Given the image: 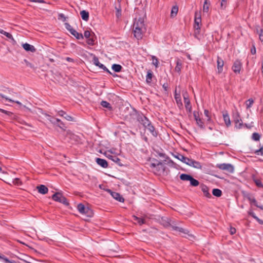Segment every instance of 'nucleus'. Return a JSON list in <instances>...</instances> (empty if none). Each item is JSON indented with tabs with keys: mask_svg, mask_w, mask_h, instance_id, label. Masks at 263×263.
I'll use <instances>...</instances> for the list:
<instances>
[{
	"mask_svg": "<svg viewBox=\"0 0 263 263\" xmlns=\"http://www.w3.org/2000/svg\"><path fill=\"white\" fill-rule=\"evenodd\" d=\"M80 15L82 18L85 21H87L89 20V12L86 10H82L80 11Z\"/></svg>",
	"mask_w": 263,
	"mask_h": 263,
	"instance_id": "obj_28",
	"label": "nucleus"
},
{
	"mask_svg": "<svg viewBox=\"0 0 263 263\" xmlns=\"http://www.w3.org/2000/svg\"><path fill=\"white\" fill-rule=\"evenodd\" d=\"M36 114L37 115L42 114L44 115L45 117H49V115L47 114V113L45 112L41 108H38L37 110H36Z\"/></svg>",
	"mask_w": 263,
	"mask_h": 263,
	"instance_id": "obj_48",
	"label": "nucleus"
},
{
	"mask_svg": "<svg viewBox=\"0 0 263 263\" xmlns=\"http://www.w3.org/2000/svg\"><path fill=\"white\" fill-rule=\"evenodd\" d=\"M96 163L103 168H107L108 167V164L107 161L104 159L97 158L96 159Z\"/></svg>",
	"mask_w": 263,
	"mask_h": 263,
	"instance_id": "obj_15",
	"label": "nucleus"
},
{
	"mask_svg": "<svg viewBox=\"0 0 263 263\" xmlns=\"http://www.w3.org/2000/svg\"><path fill=\"white\" fill-rule=\"evenodd\" d=\"M252 139L255 141H258L260 138V135L257 133H254L252 134Z\"/></svg>",
	"mask_w": 263,
	"mask_h": 263,
	"instance_id": "obj_53",
	"label": "nucleus"
},
{
	"mask_svg": "<svg viewBox=\"0 0 263 263\" xmlns=\"http://www.w3.org/2000/svg\"><path fill=\"white\" fill-rule=\"evenodd\" d=\"M223 118L227 127L230 126L231 125V122L228 114L226 113L225 114H223Z\"/></svg>",
	"mask_w": 263,
	"mask_h": 263,
	"instance_id": "obj_30",
	"label": "nucleus"
},
{
	"mask_svg": "<svg viewBox=\"0 0 263 263\" xmlns=\"http://www.w3.org/2000/svg\"><path fill=\"white\" fill-rule=\"evenodd\" d=\"M210 3L208 2V0H204L203 7V10L204 12H208L209 10V6Z\"/></svg>",
	"mask_w": 263,
	"mask_h": 263,
	"instance_id": "obj_42",
	"label": "nucleus"
},
{
	"mask_svg": "<svg viewBox=\"0 0 263 263\" xmlns=\"http://www.w3.org/2000/svg\"><path fill=\"white\" fill-rule=\"evenodd\" d=\"M115 9L116 10V16L118 18H119L121 16V8L120 4H119L118 7L116 6Z\"/></svg>",
	"mask_w": 263,
	"mask_h": 263,
	"instance_id": "obj_47",
	"label": "nucleus"
},
{
	"mask_svg": "<svg viewBox=\"0 0 263 263\" xmlns=\"http://www.w3.org/2000/svg\"><path fill=\"white\" fill-rule=\"evenodd\" d=\"M256 33L258 34L259 40L263 45V29L256 28Z\"/></svg>",
	"mask_w": 263,
	"mask_h": 263,
	"instance_id": "obj_41",
	"label": "nucleus"
},
{
	"mask_svg": "<svg viewBox=\"0 0 263 263\" xmlns=\"http://www.w3.org/2000/svg\"><path fill=\"white\" fill-rule=\"evenodd\" d=\"M24 62L25 63L27 66L30 67L31 68H34V65L32 63H30L27 60H24Z\"/></svg>",
	"mask_w": 263,
	"mask_h": 263,
	"instance_id": "obj_61",
	"label": "nucleus"
},
{
	"mask_svg": "<svg viewBox=\"0 0 263 263\" xmlns=\"http://www.w3.org/2000/svg\"><path fill=\"white\" fill-rule=\"evenodd\" d=\"M152 59H153L152 64L153 65H154L156 68H157L158 67V64H159L158 59L154 55L152 56Z\"/></svg>",
	"mask_w": 263,
	"mask_h": 263,
	"instance_id": "obj_51",
	"label": "nucleus"
},
{
	"mask_svg": "<svg viewBox=\"0 0 263 263\" xmlns=\"http://www.w3.org/2000/svg\"><path fill=\"white\" fill-rule=\"evenodd\" d=\"M100 104L102 107L106 108L110 110L112 109V106L110 104L106 101H102Z\"/></svg>",
	"mask_w": 263,
	"mask_h": 263,
	"instance_id": "obj_39",
	"label": "nucleus"
},
{
	"mask_svg": "<svg viewBox=\"0 0 263 263\" xmlns=\"http://www.w3.org/2000/svg\"><path fill=\"white\" fill-rule=\"evenodd\" d=\"M174 157L176 158H177L178 160L182 161V162H183L184 163H185L186 164H187V163L190 160V158L186 157L184 156L183 155H182V154H179V153H177L176 155H174Z\"/></svg>",
	"mask_w": 263,
	"mask_h": 263,
	"instance_id": "obj_22",
	"label": "nucleus"
},
{
	"mask_svg": "<svg viewBox=\"0 0 263 263\" xmlns=\"http://www.w3.org/2000/svg\"><path fill=\"white\" fill-rule=\"evenodd\" d=\"M247 198L250 201V204H253L255 206L259 208L260 209L263 210V205H258V203L255 199V198L252 197L250 195H248L246 196Z\"/></svg>",
	"mask_w": 263,
	"mask_h": 263,
	"instance_id": "obj_18",
	"label": "nucleus"
},
{
	"mask_svg": "<svg viewBox=\"0 0 263 263\" xmlns=\"http://www.w3.org/2000/svg\"><path fill=\"white\" fill-rule=\"evenodd\" d=\"M0 112H3L8 116H9L13 115V114L12 112L9 111H7V110H4L3 109H1V108H0Z\"/></svg>",
	"mask_w": 263,
	"mask_h": 263,
	"instance_id": "obj_60",
	"label": "nucleus"
},
{
	"mask_svg": "<svg viewBox=\"0 0 263 263\" xmlns=\"http://www.w3.org/2000/svg\"><path fill=\"white\" fill-rule=\"evenodd\" d=\"M58 114L60 116L63 117L64 119H65L67 121H74V118L72 117L67 115V113L63 110H60L58 111Z\"/></svg>",
	"mask_w": 263,
	"mask_h": 263,
	"instance_id": "obj_14",
	"label": "nucleus"
},
{
	"mask_svg": "<svg viewBox=\"0 0 263 263\" xmlns=\"http://www.w3.org/2000/svg\"><path fill=\"white\" fill-rule=\"evenodd\" d=\"M146 28H142L138 29H134V36L138 40H141L144 34L146 32Z\"/></svg>",
	"mask_w": 263,
	"mask_h": 263,
	"instance_id": "obj_9",
	"label": "nucleus"
},
{
	"mask_svg": "<svg viewBox=\"0 0 263 263\" xmlns=\"http://www.w3.org/2000/svg\"><path fill=\"white\" fill-rule=\"evenodd\" d=\"M200 187L201 191H202V192L203 193L204 195L206 198H211L212 196L209 192V187L206 185H205L204 184H201L200 185Z\"/></svg>",
	"mask_w": 263,
	"mask_h": 263,
	"instance_id": "obj_20",
	"label": "nucleus"
},
{
	"mask_svg": "<svg viewBox=\"0 0 263 263\" xmlns=\"http://www.w3.org/2000/svg\"><path fill=\"white\" fill-rule=\"evenodd\" d=\"M100 68L103 69L104 71L108 73H111V72L107 69V68L103 64H101L99 67Z\"/></svg>",
	"mask_w": 263,
	"mask_h": 263,
	"instance_id": "obj_59",
	"label": "nucleus"
},
{
	"mask_svg": "<svg viewBox=\"0 0 263 263\" xmlns=\"http://www.w3.org/2000/svg\"><path fill=\"white\" fill-rule=\"evenodd\" d=\"M242 67V64L240 60H236L233 63L232 69L236 74L240 73Z\"/></svg>",
	"mask_w": 263,
	"mask_h": 263,
	"instance_id": "obj_8",
	"label": "nucleus"
},
{
	"mask_svg": "<svg viewBox=\"0 0 263 263\" xmlns=\"http://www.w3.org/2000/svg\"><path fill=\"white\" fill-rule=\"evenodd\" d=\"M227 6V0H220L221 9L224 10Z\"/></svg>",
	"mask_w": 263,
	"mask_h": 263,
	"instance_id": "obj_52",
	"label": "nucleus"
},
{
	"mask_svg": "<svg viewBox=\"0 0 263 263\" xmlns=\"http://www.w3.org/2000/svg\"><path fill=\"white\" fill-rule=\"evenodd\" d=\"M216 167L221 170L226 171L230 173H233L234 171V166L229 163L217 164L216 165Z\"/></svg>",
	"mask_w": 263,
	"mask_h": 263,
	"instance_id": "obj_7",
	"label": "nucleus"
},
{
	"mask_svg": "<svg viewBox=\"0 0 263 263\" xmlns=\"http://www.w3.org/2000/svg\"><path fill=\"white\" fill-rule=\"evenodd\" d=\"M234 123L235 127L237 128H241L243 126L242 121L238 114L237 115L236 117L234 119Z\"/></svg>",
	"mask_w": 263,
	"mask_h": 263,
	"instance_id": "obj_19",
	"label": "nucleus"
},
{
	"mask_svg": "<svg viewBox=\"0 0 263 263\" xmlns=\"http://www.w3.org/2000/svg\"><path fill=\"white\" fill-rule=\"evenodd\" d=\"M92 61H93V64L96 66H98L99 67H100V65L101 64V63H100L99 62L98 58L96 56H94V57L93 58V59H92Z\"/></svg>",
	"mask_w": 263,
	"mask_h": 263,
	"instance_id": "obj_49",
	"label": "nucleus"
},
{
	"mask_svg": "<svg viewBox=\"0 0 263 263\" xmlns=\"http://www.w3.org/2000/svg\"><path fill=\"white\" fill-rule=\"evenodd\" d=\"M162 88L165 92H167L168 91V83L167 82L164 83L162 84Z\"/></svg>",
	"mask_w": 263,
	"mask_h": 263,
	"instance_id": "obj_63",
	"label": "nucleus"
},
{
	"mask_svg": "<svg viewBox=\"0 0 263 263\" xmlns=\"http://www.w3.org/2000/svg\"><path fill=\"white\" fill-rule=\"evenodd\" d=\"M254 100L252 98L248 99L246 102V105L247 108L248 109V108H250V107H251L253 104L254 103Z\"/></svg>",
	"mask_w": 263,
	"mask_h": 263,
	"instance_id": "obj_46",
	"label": "nucleus"
},
{
	"mask_svg": "<svg viewBox=\"0 0 263 263\" xmlns=\"http://www.w3.org/2000/svg\"><path fill=\"white\" fill-rule=\"evenodd\" d=\"M150 166L152 168L156 167L160 174L164 173L166 169L164 162L161 161H157V163H151Z\"/></svg>",
	"mask_w": 263,
	"mask_h": 263,
	"instance_id": "obj_6",
	"label": "nucleus"
},
{
	"mask_svg": "<svg viewBox=\"0 0 263 263\" xmlns=\"http://www.w3.org/2000/svg\"><path fill=\"white\" fill-rule=\"evenodd\" d=\"M82 214H84L88 217H91L93 216L92 211L89 209V211L85 210L84 212H83Z\"/></svg>",
	"mask_w": 263,
	"mask_h": 263,
	"instance_id": "obj_50",
	"label": "nucleus"
},
{
	"mask_svg": "<svg viewBox=\"0 0 263 263\" xmlns=\"http://www.w3.org/2000/svg\"><path fill=\"white\" fill-rule=\"evenodd\" d=\"M112 69L116 72H119L121 71L122 67L120 64H114L111 66Z\"/></svg>",
	"mask_w": 263,
	"mask_h": 263,
	"instance_id": "obj_33",
	"label": "nucleus"
},
{
	"mask_svg": "<svg viewBox=\"0 0 263 263\" xmlns=\"http://www.w3.org/2000/svg\"><path fill=\"white\" fill-rule=\"evenodd\" d=\"M174 97L178 105H182L181 98L180 93H177L176 90L175 91Z\"/></svg>",
	"mask_w": 263,
	"mask_h": 263,
	"instance_id": "obj_31",
	"label": "nucleus"
},
{
	"mask_svg": "<svg viewBox=\"0 0 263 263\" xmlns=\"http://www.w3.org/2000/svg\"><path fill=\"white\" fill-rule=\"evenodd\" d=\"M56 126H57L64 131H65L67 128V127L65 126V124L61 120L60 122H58V123L57 124Z\"/></svg>",
	"mask_w": 263,
	"mask_h": 263,
	"instance_id": "obj_45",
	"label": "nucleus"
},
{
	"mask_svg": "<svg viewBox=\"0 0 263 263\" xmlns=\"http://www.w3.org/2000/svg\"><path fill=\"white\" fill-rule=\"evenodd\" d=\"M212 194L217 197H219L222 195V191L219 189H214L212 190Z\"/></svg>",
	"mask_w": 263,
	"mask_h": 263,
	"instance_id": "obj_40",
	"label": "nucleus"
},
{
	"mask_svg": "<svg viewBox=\"0 0 263 263\" xmlns=\"http://www.w3.org/2000/svg\"><path fill=\"white\" fill-rule=\"evenodd\" d=\"M254 181L256 186L259 187H263V184L259 179H254Z\"/></svg>",
	"mask_w": 263,
	"mask_h": 263,
	"instance_id": "obj_58",
	"label": "nucleus"
},
{
	"mask_svg": "<svg viewBox=\"0 0 263 263\" xmlns=\"http://www.w3.org/2000/svg\"><path fill=\"white\" fill-rule=\"evenodd\" d=\"M109 158L110 159L114 162H116L119 166H122V164L121 163V160L117 156H110L109 157Z\"/></svg>",
	"mask_w": 263,
	"mask_h": 263,
	"instance_id": "obj_38",
	"label": "nucleus"
},
{
	"mask_svg": "<svg viewBox=\"0 0 263 263\" xmlns=\"http://www.w3.org/2000/svg\"><path fill=\"white\" fill-rule=\"evenodd\" d=\"M196 124H197V125L200 128H201V129L205 128V126H204V123L201 118L197 119V120H196Z\"/></svg>",
	"mask_w": 263,
	"mask_h": 263,
	"instance_id": "obj_44",
	"label": "nucleus"
},
{
	"mask_svg": "<svg viewBox=\"0 0 263 263\" xmlns=\"http://www.w3.org/2000/svg\"><path fill=\"white\" fill-rule=\"evenodd\" d=\"M204 114L205 116L207 118V121L208 122H210L211 121V118L210 116L209 111L208 109L204 110Z\"/></svg>",
	"mask_w": 263,
	"mask_h": 263,
	"instance_id": "obj_55",
	"label": "nucleus"
},
{
	"mask_svg": "<svg viewBox=\"0 0 263 263\" xmlns=\"http://www.w3.org/2000/svg\"><path fill=\"white\" fill-rule=\"evenodd\" d=\"M141 124L145 128H146L154 137H157L158 136V132L156 130L155 127L152 124L151 122L147 117L146 118H144V121Z\"/></svg>",
	"mask_w": 263,
	"mask_h": 263,
	"instance_id": "obj_2",
	"label": "nucleus"
},
{
	"mask_svg": "<svg viewBox=\"0 0 263 263\" xmlns=\"http://www.w3.org/2000/svg\"><path fill=\"white\" fill-rule=\"evenodd\" d=\"M47 117L48 118V120L50 121V122L54 125H57V124L58 123V122L60 121V119L55 118L53 117H51L50 115L49 117Z\"/></svg>",
	"mask_w": 263,
	"mask_h": 263,
	"instance_id": "obj_32",
	"label": "nucleus"
},
{
	"mask_svg": "<svg viewBox=\"0 0 263 263\" xmlns=\"http://www.w3.org/2000/svg\"><path fill=\"white\" fill-rule=\"evenodd\" d=\"M64 25L66 29L69 31L70 33L74 30L72 27L68 23H65Z\"/></svg>",
	"mask_w": 263,
	"mask_h": 263,
	"instance_id": "obj_54",
	"label": "nucleus"
},
{
	"mask_svg": "<svg viewBox=\"0 0 263 263\" xmlns=\"http://www.w3.org/2000/svg\"><path fill=\"white\" fill-rule=\"evenodd\" d=\"M176 67L175 68V70L177 72L180 73L181 72V70L182 67V63L180 59L177 58L176 61Z\"/></svg>",
	"mask_w": 263,
	"mask_h": 263,
	"instance_id": "obj_25",
	"label": "nucleus"
},
{
	"mask_svg": "<svg viewBox=\"0 0 263 263\" xmlns=\"http://www.w3.org/2000/svg\"><path fill=\"white\" fill-rule=\"evenodd\" d=\"M248 215L252 216L253 218L255 219L257 218V216H256L255 214L254 213V212L252 210H250L248 212Z\"/></svg>",
	"mask_w": 263,
	"mask_h": 263,
	"instance_id": "obj_62",
	"label": "nucleus"
},
{
	"mask_svg": "<svg viewBox=\"0 0 263 263\" xmlns=\"http://www.w3.org/2000/svg\"><path fill=\"white\" fill-rule=\"evenodd\" d=\"M0 260H2L5 263H9L10 260H9L5 255H0Z\"/></svg>",
	"mask_w": 263,
	"mask_h": 263,
	"instance_id": "obj_57",
	"label": "nucleus"
},
{
	"mask_svg": "<svg viewBox=\"0 0 263 263\" xmlns=\"http://www.w3.org/2000/svg\"><path fill=\"white\" fill-rule=\"evenodd\" d=\"M192 176L190 174H181L180 175V179L182 181H190Z\"/></svg>",
	"mask_w": 263,
	"mask_h": 263,
	"instance_id": "obj_35",
	"label": "nucleus"
},
{
	"mask_svg": "<svg viewBox=\"0 0 263 263\" xmlns=\"http://www.w3.org/2000/svg\"><path fill=\"white\" fill-rule=\"evenodd\" d=\"M0 97H1L2 98L5 99L6 100L8 101L9 102H14V103H15L20 105H22V103L20 101L12 100V99L7 98L6 96H5L4 95H3L1 93H0Z\"/></svg>",
	"mask_w": 263,
	"mask_h": 263,
	"instance_id": "obj_37",
	"label": "nucleus"
},
{
	"mask_svg": "<svg viewBox=\"0 0 263 263\" xmlns=\"http://www.w3.org/2000/svg\"><path fill=\"white\" fill-rule=\"evenodd\" d=\"M153 77V73L152 70H149L147 72L146 76V82L147 84H151L152 81V78Z\"/></svg>",
	"mask_w": 263,
	"mask_h": 263,
	"instance_id": "obj_27",
	"label": "nucleus"
},
{
	"mask_svg": "<svg viewBox=\"0 0 263 263\" xmlns=\"http://www.w3.org/2000/svg\"><path fill=\"white\" fill-rule=\"evenodd\" d=\"M52 199L57 202L63 203L65 205H68L69 202L66 198L64 197L61 193L57 192L52 195Z\"/></svg>",
	"mask_w": 263,
	"mask_h": 263,
	"instance_id": "obj_5",
	"label": "nucleus"
},
{
	"mask_svg": "<svg viewBox=\"0 0 263 263\" xmlns=\"http://www.w3.org/2000/svg\"><path fill=\"white\" fill-rule=\"evenodd\" d=\"M193 115H194V117L195 121L197 120V119L200 118L199 117V112L194 111L193 112Z\"/></svg>",
	"mask_w": 263,
	"mask_h": 263,
	"instance_id": "obj_64",
	"label": "nucleus"
},
{
	"mask_svg": "<svg viewBox=\"0 0 263 263\" xmlns=\"http://www.w3.org/2000/svg\"><path fill=\"white\" fill-rule=\"evenodd\" d=\"M133 219L134 220L136 221L137 222L140 226L145 223V220L143 218L138 217L136 216H133Z\"/></svg>",
	"mask_w": 263,
	"mask_h": 263,
	"instance_id": "obj_36",
	"label": "nucleus"
},
{
	"mask_svg": "<svg viewBox=\"0 0 263 263\" xmlns=\"http://www.w3.org/2000/svg\"><path fill=\"white\" fill-rule=\"evenodd\" d=\"M36 189H37L39 193L43 195L47 193L48 191V188L43 184L38 185L36 187Z\"/></svg>",
	"mask_w": 263,
	"mask_h": 263,
	"instance_id": "obj_24",
	"label": "nucleus"
},
{
	"mask_svg": "<svg viewBox=\"0 0 263 263\" xmlns=\"http://www.w3.org/2000/svg\"><path fill=\"white\" fill-rule=\"evenodd\" d=\"M106 191L109 193L116 200L121 202H123L124 201V198L119 193L113 192L110 189H106Z\"/></svg>",
	"mask_w": 263,
	"mask_h": 263,
	"instance_id": "obj_10",
	"label": "nucleus"
},
{
	"mask_svg": "<svg viewBox=\"0 0 263 263\" xmlns=\"http://www.w3.org/2000/svg\"><path fill=\"white\" fill-rule=\"evenodd\" d=\"M22 46L26 51L34 52L36 51L35 48L33 45L27 43L23 44Z\"/></svg>",
	"mask_w": 263,
	"mask_h": 263,
	"instance_id": "obj_21",
	"label": "nucleus"
},
{
	"mask_svg": "<svg viewBox=\"0 0 263 263\" xmlns=\"http://www.w3.org/2000/svg\"><path fill=\"white\" fill-rule=\"evenodd\" d=\"M201 26V18L200 14L197 12L195 13L194 28L195 29L194 36L197 38L198 35L200 33V28Z\"/></svg>",
	"mask_w": 263,
	"mask_h": 263,
	"instance_id": "obj_1",
	"label": "nucleus"
},
{
	"mask_svg": "<svg viewBox=\"0 0 263 263\" xmlns=\"http://www.w3.org/2000/svg\"><path fill=\"white\" fill-rule=\"evenodd\" d=\"M129 115L132 119L137 120L141 124L144 121V118H146V117L143 114L135 108H132V111L129 112Z\"/></svg>",
	"mask_w": 263,
	"mask_h": 263,
	"instance_id": "obj_4",
	"label": "nucleus"
},
{
	"mask_svg": "<svg viewBox=\"0 0 263 263\" xmlns=\"http://www.w3.org/2000/svg\"><path fill=\"white\" fill-rule=\"evenodd\" d=\"M184 102L185 104V107L186 109L189 112H191L192 111V106L191 105L190 100L189 98V96L186 93L185 94L183 95Z\"/></svg>",
	"mask_w": 263,
	"mask_h": 263,
	"instance_id": "obj_11",
	"label": "nucleus"
},
{
	"mask_svg": "<svg viewBox=\"0 0 263 263\" xmlns=\"http://www.w3.org/2000/svg\"><path fill=\"white\" fill-rule=\"evenodd\" d=\"M86 39V43L90 46H93L95 44L96 36L95 34L91 30H85L84 32L83 38Z\"/></svg>",
	"mask_w": 263,
	"mask_h": 263,
	"instance_id": "obj_3",
	"label": "nucleus"
},
{
	"mask_svg": "<svg viewBox=\"0 0 263 263\" xmlns=\"http://www.w3.org/2000/svg\"><path fill=\"white\" fill-rule=\"evenodd\" d=\"M187 165L192 166L196 168H201L202 165L198 161H195L193 159H190Z\"/></svg>",
	"mask_w": 263,
	"mask_h": 263,
	"instance_id": "obj_16",
	"label": "nucleus"
},
{
	"mask_svg": "<svg viewBox=\"0 0 263 263\" xmlns=\"http://www.w3.org/2000/svg\"><path fill=\"white\" fill-rule=\"evenodd\" d=\"M178 12V7L177 5L173 6L172 7L170 17L171 18H174L176 16Z\"/></svg>",
	"mask_w": 263,
	"mask_h": 263,
	"instance_id": "obj_26",
	"label": "nucleus"
},
{
	"mask_svg": "<svg viewBox=\"0 0 263 263\" xmlns=\"http://www.w3.org/2000/svg\"><path fill=\"white\" fill-rule=\"evenodd\" d=\"M217 65L218 72L219 73H221L223 70V67L224 65V61L219 56H217Z\"/></svg>",
	"mask_w": 263,
	"mask_h": 263,
	"instance_id": "obj_17",
	"label": "nucleus"
},
{
	"mask_svg": "<svg viewBox=\"0 0 263 263\" xmlns=\"http://www.w3.org/2000/svg\"><path fill=\"white\" fill-rule=\"evenodd\" d=\"M161 223L165 228H168L170 225H172V223H171V219L168 217H162L161 218Z\"/></svg>",
	"mask_w": 263,
	"mask_h": 263,
	"instance_id": "obj_23",
	"label": "nucleus"
},
{
	"mask_svg": "<svg viewBox=\"0 0 263 263\" xmlns=\"http://www.w3.org/2000/svg\"><path fill=\"white\" fill-rule=\"evenodd\" d=\"M255 154L257 155L263 156V146L259 149L256 150L255 151Z\"/></svg>",
	"mask_w": 263,
	"mask_h": 263,
	"instance_id": "obj_56",
	"label": "nucleus"
},
{
	"mask_svg": "<svg viewBox=\"0 0 263 263\" xmlns=\"http://www.w3.org/2000/svg\"><path fill=\"white\" fill-rule=\"evenodd\" d=\"M190 185L192 186H197L199 184V182L194 179L193 177H191V179L190 181Z\"/></svg>",
	"mask_w": 263,
	"mask_h": 263,
	"instance_id": "obj_43",
	"label": "nucleus"
},
{
	"mask_svg": "<svg viewBox=\"0 0 263 263\" xmlns=\"http://www.w3.org/2000/svg\"><path fill=\"white\" fill-rule=\"evenodd\" d=\"M171 223L172 225H170V227L172 228V230L176 231H178L184 234H187L189 231L187 230L184 229L182 228L176 226V223L174 221L171 219Z\"/></svg>",
	"mask_w": 263,
	"mask_h": 263,
	"instance_id": "obj_13",
	"label": "nucleus"
},
{
	"mask_svg": "<svg viewBox=\"0 0 263 263\" xmlns=\"http://www.w3.org/2000/svg\"><path fill=\"white\" fill-rule=\"evenodd\" d=\"M70 33L78 40L83 39V35L81 33L78 32L75 29Z\"/></svg>",
	"mask_w": 263,
	"mask_h": 263,
	"instance_id": "obj_34",
	"label": "nucleus"
},
{
	"mask_svg": "<svg viewBox=\"0 0 263 263\" xmlns=\"http://www.w3.org/2000/svg\"><path fill=\"white\" fill-rule=\"evenodd\" d=\"M133 28L134 29L146 28L144 24V19L142 18H139L137 20L135 19Z\"/></svg>",
	"mask_w": 263,
	"mask_h": 263,
	"instance_id": "obj_12",
	"label": "nucleus"
},
{
	"mask_svg": "<svg viewBox=\"0 0 263 263\" xmlns=\"http://www.w3.org/2000/svg\"><path fill=\"white\" fill-rule=\"evenodd\" d=\"M77 209L78 211L81 213H83V212H84L85 210L89 211V208L88 207H85V205L82 203H79L78 204L77 206Z\"/></svg>",
	"mask_w": 263,
	"mask_h": 263,
	"instance_id": "obj_29",
	"label": "nucleus"
}]
</instances>
